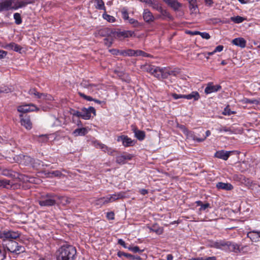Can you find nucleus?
<instances>
[{"mask_svg":"<svg viewBox=\"0 0 260 260\" xmlns=\"http://www.w3.org/2000/svg\"><path fill=\"white\" fill-rule=\"evenodd\" d=\"M76 248L71 245H63L57 251V260H75L76 256Z\"/></svg>","mask_w":260,"mask_h":260,"instance_id":"f257e3e1","label":"nucleus"},{"mask_svg":"<svg viewBox=\"0 0 260 260\" xmlns=\"http://www.w3.org/2000/svg\"><path fill=\"white\" fill-rule=\"evenodd\" d=\"M36 0H2V4L7 3L8 7L4 8V10L9 9L17 10L21 8L25 7L28 4L35 3Z\"/></svg>","mask_w":260,"mask_h":260,"instance_id":"f03ea898","label":"nucleus"},{"mask_svg":"<svg viewBox=\"0 0 260 260\" xmlns=\"http://www.w3.org/2000/svg\"><path fill=\"white\" fill-rule=\"evenodd\" d=\"M14 160L19 164L25 166H31L33 168H40V166L42 163L39 159H35L33 158L23 154H20L14 157Z\"/></svg>","mask_w":260,"mask_h":260,"instance_id":"7ed1b4c3","label":"nucleus"},{"mask_svg":"<svg viewBox=\"0 0 260 260\" xmlns=\"http://www.w3.org/2000/svg\"><path fill=\"white\" fill-rule=\"evenodd\" d=\"M57 194L53 193H47L42 195L39 201L41 206L50 207L56 204Z\"/></svg>","mask_w":260,"mask_h":260,"instance_id":"20e7f679","label":"nucleus"},{"mask_svg":"<svg viewBox=\"0 0 260 260\" xmlns=\"http://www.w3.org/2000/svg\"><path fill=\"white\" fill-rule=\"evenodd\" d=\"M4 250H7L11 253L19 254L25 251V247L20 245L14 240H9L7 243L4 244Z\"/></svg>","mask_w":260,"mask_h":260,"instance_id":"39448f33","label":"nucleus"},{"mask_svg":"<svg viewBox=\"0 0 260 260\" xmlns=\"http://www.w3.org/2000/svg\"><path fill=\"white\" fill-rule=\"evenodd\" d=\"M172 96L175 100L184 98L187 100H191L193 99L194 101H198L200 98V95L197 91H192L191 93L188 94H178L176 93H174L172 94Z\"/></svg>","mask_w":260,"mask_h":260,"instance_id":"423d86ee","label":"nucleus"},{"mask_svg":"<svg viewBox=\"0 0 260 260\" xmlns=\"http://www.w3.org/2000/svg\"><path fill=\"white\" fill-rule=\"evenodd\" d=\"M118 142H122V145L126 147L133 146L135 145L136 141L132 140L126 135H121L117 137Z\"/></svg>","mask_w":260,"mask_h":260,"instance_id":"0eeeda50","label":"nucleus"},{"mask_svg":"<svg viewBox=\"0 0 260 260\" xmlns=\"http://www.w3.org/2000/svg\"><path fill=\"white\" fill-rule=\"evenodd\" d=\"M113 34L112 37L114 39H122L129 37H132L134 34V32L131 30L116 31L113 29Z\"/></svg>","mask_w":260,"mask_h":260,"instance_id":"6e6552de","label":"nucleus"},{"mask_svg":"<svg viewBox=\"0 0 260 260\" xmlns=\"http://www.w3.org/2000/svg\"><path fill=\"white\" fill-rule=\"evenodd\" d=\"M133 157V155L131 154L123 152V154L116 157V162L119 165H124L126 163L127 160H131Z\"/></svg>","mask_w":260,"mask_h":260,"instance_id":"1a4fd4ad","label":"nucleus"},{"mask_svg":"<svg viewBox=\"0 0 260 260\" xmlns=\"http://www.w3.org/2000/svg\"><path fill=\"white\" fill-rule=\"evenodd\" d=\"M95 110L93 107H89L88 109L84 108L81 111V118L84 119H89L91 117V113H92L95 115Z\"/></svg>","mask_w":260,"mask_h":260,"instance_id":"9d476101","label":"nucleus"},{"mask_svg":"<svg viewBox=\"0 0 260 260\" xmlns=\"http://www.w3.org/2000/svg\"><path fill=\"white\" fill-rule=\"evenodd\" d=\"M21 124L27 129H30L32 128V123L30 119V117L26 114H20Z\"/></svg>","mask_w":260,"mask_h":260,"instance_id":"9b49d317","label":"nucleus"},{"mask_svg":"<svg viewBox=\"0 0 260 260\" xmlns=\"http://www.w3.org/2000/svg\"><path fill=\"white\" fill-rule=\"evenodd\" d=\"M37 110V107L33 104L24 105L17 107L18 111L22 113H25Z\"/></svg>","mask_w":260,"mask_h":260,"instance_id":"f8f14e48","label":"nucleus"},{"mask_svg":"<svg viewBox=\"0 0 260 260\" xmlns=\"http://www.w3.org/2000/svg\"><path fill=\"white\" fill-rule=\"evenodd\" d=\"M20 236L18 232H14L11 230H5V240H13L16 239Z\"/></svg>","mask_w":260,"mask_h":260,"instance_id":"ddd939ff","label":"nucleus"},{"mask_svg":"<svg viewBox=\"0 0 260 260\" xmlns=\"http://www.w3.org/2000/svg\"><path fill=\"white\" fill-rule=\"evenodd\" d=\"M183 127L184 128V133L186 135L187 139H192L193 140L197 141L198 142H202L206 139V137L202 138H197L193 132L188 130L185 127Z\"/></svg>","mask_w":260,"mask_h":260,"instance_id":"4468645a","label":"nucleus"},{"mask_svg":"<svg viewBox=\"0 0 260 260\" xmlns=\"http://www.w3.org/2000/svg\"><path fill=\"white\" fill-rule=\"evenodd\" d=\"M168 6L171 7L175 11L179 10L182 7V4L179 3L177 0H162Z\"/></svg>","mask_w":260,"mask_h":260,"instance_id":"2eb2a0df","label":"nucleus"},{"mask_svg":"<svg viewBox=\"0 0 260 260\" xmlns=\"http://www.w3.org/2000/svg\"><path fill=\"white\" fill-rule=\"evenodd\" d=\"M221 89L220 85H214L212 83H209L207 84V87L205 89V93L207 94L212 92H217Z\"/></svg>","mask_w":260,"mask_h":260,"instance_id":"dca6fc26","label":"nucleus"},{"mask_svg":"<svg viewBox=\"0 0 260 260\" xmlns=\"http://www.w3.org/2000/svg\"><path fill=\"white\" fill-rule=\"evenodd\" d=\"M107 200L108 201V203H111L112 202H114L115 201H116L118 199H122L125 198V193L124 192H119L117 193H115L113 194H112L111 196H107Z\"/></svg>","mask_w":260,"mask_h":260,"instance_id":"f3484780","label":"nucleus"},{"mask_svg":"<svg viewBox=\"0 0 260 260\" xmlns=\"http://www.w3.org/2000/svg\"><path fill=\"white\" fill-rule=\"evenodd\" d=\"M96 34L102 37H112L113 29L108 27H104L99 29Z\"/></svg>","mask_w":260,"mask_h":260,"instance_id":"a211bd4d","label":"nucleus"},{"mask_svg":"<svg viewBox=\"0 0 260 260\" xmlns=\"http://www.w3.org/2000/svg\"><path fill=\"white\" fill-rule=\"evenodd\" d=\"M144 21L147 23H151L154 20V17L152 13L148 9H145L143 14Z\"/></svg>","mask_w":260,"mask_h":260,"instance_id":"6ab92c4d","label":"nucleus"},{"mask_svg":"<svg viewBox=\"0 0 260 260\" xmlns=\"http://www.w3.org/2000/svg\"><path fill=\"white\" fill-rule=\"evenodd\" d=\"M231 153V151H226L224 150L218 151L215 153L214 156L226 160L229 158Z\"/></svg>","mask_w":260,"mask_h":260,"instance_id":"aec40b11","label":"nucleus"},{"mask_svg":"<svg viewBox=\"0 0 260 260\" xmlns=\"http://www.w3.org/2000/svg\"><path fill=\"white\" fill-rule=\"evenodd\" d=\"M228 241L225 240H221L214 242L212 245V247L217 249L227 250V246H228Z\"/></svg>","mask_w":260,"mask_h":260,"instance_id":"412c9836","label":"nucleus"},{"mask_svg":"<svg viewBox=\"0 0 260 260\" xmlns=\"http://www.w3.org/2000/svg\"><path fill=\"white\" fill-rule=\"evenodd\" d=\"M232 43L233 45L240 47L242 48H245L246 45V41L243 38H235L232 40Z\"/></svg>","mask_w":260,"mask_h":260,"instance_id":"4be33fe9","label":"nucleus"},{"mask_svg":"<svg viewBox=\"0 0 260 260\" xmlns=\"http://www.w3.org/2000/svg\"><path fill=\"white\" fill-rule=\"evenodd\" d=\"M228 246H227V250L230 252H234L235 253H239L240 252V246L238 244L228 241Z\"/></svg>","mask_w":260,"mask_h":260,"instance_id":"5701e85b","label":"nucleus"},{"mask_svg":"<svg viewBox=\"0 0 260 260\" xmlns=\"http://www.w3.org/2000/svg\"><path fill=\"white\" fill-rule=\"evenodd\" d=\"M132 130L135 134V137L139 141H143L145 137V132L143 131L138 129L136 127H134Z\"/></svg>","mask_w":260,"mask_h":260,"instance_id":"b1692460","label":"nucleus"},{"mask_svg":"<svg viewBox=\"0 0 260 260\" xmlns=\"http://www.w3.org/2000/svg\"><path fill=\"white\" fill-rule=\"evenodd\" d=\"M216 187L218 189H223L225 190H231L233 189V186L231 183H223L222 182H218L216 185Z\"/></svg>","mask_w":260,"mask_h":260,"instance_id":"393cba45","label":"nucleus"},{"mask_svg":"<svg viewBox=\"0 0 260 260\" xmlns=\"http://www.w3.org/2000/svg\"><path fill=\"white\" fill-rule=\"evenodd\" d=\"M4 48L7 49L12 50H14L16 52H20V51L22 49V47L20 45H19L15 43H13V42L7 44L4 47Z\"/></svg>","mask_w":260,"mask_h":260,"instance_id":"a878e982","label":"nucleus"},{"mask_svg":"<svg viewBox=\"0 0 260 260\" xmlns=\"http://www.w3.org/2000/svg\"><path fill=\"white\" fill-rule=\"evenodd\" d=\"M148 228L151 232H154L157 235H161L164 232L163 228L159 226L157 224H153L151 226H148Z\"/></svg>","mask_w":260,"mask_h":260,"instance_id":"bb28decb","label":"nucleus"},{"mask_svg":"<svg viewBox=\"0 0 260 260\" xmlns=\"http://www.w3.org/2000/svg\"><path fill=\"white\" fill-rule=\"evenodd\" d=\"M159 12L160 13L161 15L158 16V18H161L162 20H166L167 19L169 20H173V16L167 10H165L162 8Z\"/></svg>","mask_w":260,"mask_h":260,"instance_id":"cd10ccee","label":"nucleus"},{"mask_svg":"<svg viewBox=\"0 0 260 260\" xmlns=\"http://www.w3.org/2000/svg\"><path fill=\"white\" fill-rule=\"evenodd\" d=\"M28 93L30 95H34L36 98L46 99H47V95L43 93H39L37 91L35 88H31L29 89Z\"/></svg>","mask_w":260,"mask_h":260,"instance_id":"c85d7f7f","label":"nucleus"},{"mask_svg":"<svg viewBox=\"0 0 260 260\" xmlns=\"http://www.w3.org/2000/svg\"><path fill=\"white\" fill-rule=\"evenodd\" d=\"M88 133V130L85 127L76 128L73 133V135L77 137L79 136H85Z\"/></svg>","mask_w":260,"mask_h":260,"instance_id":"c756f323","label":"nucleus"},{"mask_svg":"<svg viewBox=\"0 0 260 260\" xmlns=\"http://www.w3.org/2000/svg\"><path fill=\"white\" fill-rule=\"evenodd\" d=\"M257 231H251L247 234V237L249 238L253 242L258 241V235H257Z\"/></svg>","mask_w":260,"mask_h":260,"instance_id":"7c9ffc66","label":"nucleus"},{"mask_svg":"<svg viewBox=\"0 0 260 260\" xmlns=\"http://www.w3.org/2000/svg\"><path fill=\"white\" fill-rule=\"evenodd\" d=\"M189 3V8L191 12L196 13L198 10V7L196 3V0H187Z\"/></svg>","mask_w":260,"mask_h":260,"instance_id":"2f4dec72","label":"nucleus"},{"mask_svg":"<svg viewBox=\"0 0 260 260\" xmlns=\"http://www.w3.org/2000/svg\"><path fill=\"white\" fill-rule=\"evenodd\" d=\"M57 200L60 201V203L63 205H67L71 203V199L63 196L57 195Z\"/></svg>","mask_w":260,"mask_h":260,"instance_id":"473e14b6","label":"nucleus"},{"mask_svg":"<svg viewBox=\"0 0 260 260\" xmlns=\"http://www.w3.org/2000/svg\"><path fill=\"white\" fill-rule=\"evenodd\" d=\"M95 7L96 9L106 11L104 2L103 0H95Z\"/></svg>","mask_w":260,"mask_h":260,"instance_id":"72a5a7b5","label":"nucleus"},{"mask_svg":"<svg viewBox=\"0 0 260 260\" xmlns=\"http://www.w3.org/2000/svg\"><path fill=\"white\" fill-rule=\"evenodd\" d=\"M217 130L220 133L222 132H229L230 134H233L235 133L232 127H229L225 126H220L219 127L217 128Z\"/></svg>","mask_w":260,"mask_h":260,"instance_id":"f704fd0d","label":"nucleus"},{"mask_svg":"<svg viewBox=\"0 0 260 260\" xmlns=\"http://www.w3.org/2000/svg\"><path fill=\"white\" fill-rule=\"evenodd\" d=\"M243 101L244 103L246 104H254L256 105H260L259 99H249L247 98H245L243 100Z\"/></svg>","mask_w":260,"mask_h":260,"instance_id":"c9c22d12","label":"nucleus"},{"mask_svg":"<svg viewBox=\"0 0 260 260\" xmlns=\"http://www.w3.org/2000/svg\"><path fill=\"white\" fill-rule=\"evenodd\" d=\"M107 203H108L106 197L99 198L95 201V204L98 206H102V205Z\"/></svg>","mask_w":260,"mask_h":260,"instance_id":"e433bc0d","label":"nucleus"},{"mask_svg":"<svg viewBox=\"0 0 260 260\" xmlns=\"http://www.w3.org/2000/svg\"><path fill=\"white\" fill-rule=\"evenodd\" d=\"M2 183L3 184L2 186L7 189L12 188L13 185L10 180L7 179L2 180Z\"/></svg>","mask_w":260,"mask_h":260,"instance_id":"4c0bfd02","label":"nucleus"},{"mask_svg":"<svg viewBox=\"0 0 260 260\" xmlns=\"http://www.w3.org/2000/svg\"><path fill=\"white\" fill-rule=\"evenodd\" d=\"M13 173V172L11 170L5 169L2 171L1 174L5 176L14 177L15 175Z\"/></svg>","mask_w":260,"mask_h":260,"instance_id":"58836bf2","label":"nucleus"},{"mask_svg":"<svg viewBox=\"0 0 260 260\" xmlns=\"http://www.w3.org/2000/svg\"><path fill=\"white\" fill-rule=\"evenodd\" d=\"M161 72H162V69H160L159 67H156L155 70V71L154 72V73H153V75L156 77L159 80L161 79Z\"/></svg>","mask_w":260,"mask_h":260,"instance_id":"ea45409f","label":"nucleus"},{"mask_svg":"<svg viewBox=\"0 0 260 260\" xmlns=\"http://www.w3.org/2000/svg\"><path fill=\"white\" fill-rule=\"evenodd\" d=\"M231 19L233 22L236 23H240L242 22L245 19L240 16H237L236 17H232Z\"/></svg>","mask_w":260,"mask_h":260,"instance_id":"a19ab883","label":"nucleus"},{"mask_svg":"<svg viewBox=\"0 0 260 260\" xmlns=\"http://www.w3.org/2000/svg\"><path fill=\"white\" fill-rule=\"evenodd\" d=\"M62 173L60 171L56 170L50 172H48L47 173V176L49 177H52L53 176L55 177H60L62 175Z\"/></svg>","mask_w":260,"mask_h":260,"instance_id":"79ce46f5","label":"nucleus"},{"mask_svg":"<svg viewBox=\"0 0 260 260\" xmlns=\"http://www.w3.org/2000/svg\"><path fill=\"white\" fill-rule=\"evenodd\" d=\"M114 37H107L104 39V44L106 46L110 47L112 43L114 40Z\"/></svg>","mask_w":260,"mask_h":260,"instance_id":"37998d69","label":"nucleus"},{"mask_svg":"<svg viewBox=\"0 0 260 260\" xmlns=\"http://www.w3.org/2000/svg\"><path fill=\"white\" fill-rule=\"evenodd\" d=\"M156 67L152 65H146L144 66V69L148 73H150L152 75L154 73L155 68Z\"/></svg>","mask_w":260,"mask_h":260,"instance_id":"c03bdc74","label":"nucleus"},{"mask_svg":"<svg viewBox=\"0 0 260 260\" xmlns=\"http://www.w3.org/2000/svg\"><path fill=\"white\" fill-rule=\"evenodd\" d=\"M14 18L15 19V22L17 24H20L22 23V19L21 15L18 13H15L14 14Z\"/></svg>","mask_w":260,"mask_h":260,"instance_id":"a18cd8bd","label":"nucleus"},{"mask_svg":"<svg viewBox=\"0 0 260 260\" xmlns=\"http://www.w3.org/2000/svg\"><path fill=\"white\" fill-rule=\"evenodd\" d=\"M103 17L109 22H114L115 21V18L113 16L106 13L103 14Z\"/></svg>","mask_w":260,"mask_h":260,"instance_id":"49530a36","label":"nucleus"},{"mask_svg":"<svg viewBox=\"0 0 260 260\" xmlns=\"http://www.w3.org/2000/svg\"><path fill=\"white\" fill-rule=\"evenodd\" d=\"M128 22L130 24L133 25L134 27H138L141 26L140 23L136 19L133 18H129Z\"/></svg>","mask_w":260,"mask_h":260,"instance_id":"de8ad7c7","label":"nucleus"},{"mask_svg":"<svg viewBox=\"0 0 260 260\" xmlns=\"http://www.w3.org/2000/svg\"><path fill=\"white\" fill-rule=\"evenodd\" d=\"M235 112L232 111L231 110V109L229 108V106L226 107L223 111L222 112V114L224 115H230L232 114H235Z\"/></svg>","mask_w":260,"mask_h":260,"instance_id":"09e8293b","label":"nucleus"},{"mask_svg":"<svg viewBox=\"0 0 260 260\" xmlns=\"http://www.w3.org/2000/svg\"><path fill=\"white\" fill-rule=\"evenodd\" d=\"M48 140V137L47 135H40L38 136V141L39 142L43 143L46 142Z\"/></svg>","mask_w":260,"mask_h":260,"instance_id":"8fccbe9b","label":"nucleus"},{"mask_svg":"<svg viewBox=\"0 0 260 260\" xmlns=\"http://www.w3.org/2000/svg\"><path fill=\"white\" fill-rule=\"evenodd\" d=\"M152 8L158 12H159L162 9L160 4L156 1L153 4Z\"/></svg>","mask_w":260,"mask_h":260,"instance_id":"3c124183","label":"nucleus"},{"mask_svg":"<svg viewBox=\"0 0 260 260\" xmlns=\"http://www.w3.org/2000/svg\"><path fill=\"white\" fill-rule=\"evenodd\" d=\"M128 249L135 252V253H137V252H142L144 251V250H140L139 249V247L137 246H134V247H128Z\"/></svg>","mask_w":260,"mask_h":260,"instance_id":"603ef678","label":"nucleus"},{"mask_svg":"<svg viewBox=\"0 0 260 260\" xmlns=\"http://www.w3.org/2000/svg\"><path fill=\"white\" fill-rule=\"evenodd\" d=\"M78 94L81 97L83 98V99L88 101H93L94 100V99H93L92 97L90 96H87L81 92H78Z\"/></svg>","mask_w":260,"mask_h":260,"instance_id":"864d4df0","label":"nucleus"},{"mask_svg":"<svg viewBox=\"0 0 260 260\" xmlns=\"http://www.w3.org/2000/svg\"><path fill=\"white\" fill-rule=\"evenodd\" d=\"M161 79H166L169 76V72L165 69H162Z\"/></svg>","mask_w":260,"mask_h":260,"instance_id":"5fc2aeb1","label":"nucleus"},{"mask_svg":"<svg viewBox=\"0 0 260 260\" xmlns=\"http://www.w3.org/2000/svg\"><path fill=\"white\" fill-rule=\"evenodd\" d=\"M98 146L99 148L101 149L105 152H107V150L109 148L106 145L102 143H98Z\"/></svg>","mask_w":260,"mask_h":260,"instance_id":"6e6d98bb","label":"nucleus"},{"mask_svg":"<svg viewBox=\"0 0 260 260\" xmlns=\"http://www.w3.org/2000/svg\"><path fill=\"white\" fill-rule=\"evenodd\" d=\"M200 35L202 37V38L206 39L207 40L210 38V35L206 32H200Z\"/></svg>","mask_w":260,"mask_h":260,"instance_id":"4d7b16f0","label":"nucleus"},{"mask_svg":"<svg viewBox=\"0 0 260 260\" xmlns=\"http://www.w3.org/2000/svg\"><path fill=\"white\" fill-rule=\"evenodd\" d=\"M127 258H129L131 259H138L140 260L141 258L139 256H135L132 255L131 254L128 253Z\"/></svg>","mask_w":260,"mask_h":260,"instance_id":"13d9d810","label":"nucleus"},{"mask_svg":"<svg viewBox=\"0 0 260 260\" xmlns=\"http://www.w3.org/2000/svg\"><path fill=\"white\" fill-rule=\"evenodd\" d=\"M133 52H134V50L133 49H127L125 50V56H133Z\"/></svg>","mask_w":260,"mask_h":260,"instance_id":"bf43d9fd","label":"nucleus"},{"mask_svg":"<svg viewBox=\"0 0 260 260\" xmlns=\"http://www.w3.org/2000/svg\"><path fill=\"white\" fill-rule=\"evenodd\" d=\"M71 114L73 116H77L78 117H81V111H79L73 110V112H72Z\"/></svg>","mask_w":260,"mask_h":260,"instance_id":"052dcab7","label":"nucleus"},{"mask_svg":"<svg viewBox=\"0 0 260 260\" xmlns=\"http://www.w3.org/2000/svg\"><path fill=\"white\" fill-rule=\"evenodd\" d=\"M107 217L108 219L113 220L114 219V213L113 212H108L107 213Z\"/></svg>","mask_w":260,"mask_h":260,"instance_id":"680f3d73","label":"nucleus"},{"mask_svg":"<svg viewBox=\"0 0 260 260\" xmlns=\"http://www.w3.org/2000/svg\"><path fill=\"white\" fill-rule=\"evenodd\" d=\"M210 207V205L209 203H207L206 204H203L202 207L200 208V210H205L208 208Z\"/></svg>","mask_w":260,"mask_h":260,"instance_id":"e2e57ef3","label":"nucleus"},{"mask_svg":"<svg viewBox=\"0 0 260 260\" xmlns=\"http://www.w3.org/2000/svg\"><path fill=\"white\" fill-rule=\"evenodd\" d=\"M118 244L122 246L125 248H127L128 247H127L126 246L125 242L121 239H118Z\"/></svg>","mask_w":260,"mask_h":260,"instance_id":"0e129e2a","label":"nucleus"},{"mask_svg":"<svg viewBox=\"0 0 260 260\" xmlns=\"http://www.w3.org/2000/svg\"><path fill=\"white\" fill-rule=\"evenodd\" d=\"M223 46L222 45H218L215 48L214 52L216 53L217 52H221L223 50Z\"/></svg>","mask_w":260,"mask_h":260,"instance_id":"69168bd1","label":"nucleus"},{"mask_svg":"<svg viewBox=\"0 0 260 260\" xmlns=\"http://www.w3.org/2000/svg\"><path fill=\"white\" fill-rule=\"evenodd\" d=\"M7 52L3 50H0V59L4 58L7 55Z\"/></svg>","mask_w":260,"mask_h":260,"instance_id":"338daca9","label":"nucleus"},{"mask_svg":"<svg viewBox=\"0 0 260 260\" xmlns=\"http://www.w3.org/2000/svg\"><path fill=\"white\" fill-rule=\"evenodd\" d=\"M127 254H128V253H125V252H123V251H118V252H117V256H118V257H121V256H125V257H127Z\"/></svg>","mask_w":260,"mask_h":260,"instance_id":"774afa93","label":"nucleus"}]
</instances>
